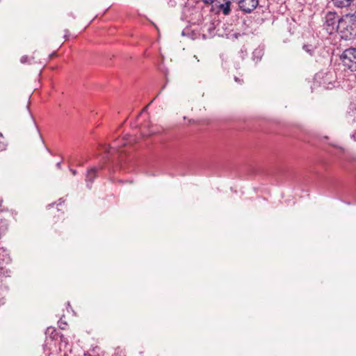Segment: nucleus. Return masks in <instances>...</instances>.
<instances>
[{"label": "nucleus", "mask_w": 356, "mask_h": 356, "mask_svg": "<svg viewBox=\"0 0 356 356\" xmlns=\"http://www.w3.org/2000/svg\"><path fill=\"white\" fill-rule=\"evenodd\" d=\"M234 24H204V29L209 32V36L218 35L220 37L226 36L228 38H237L238 33L234 32Z\"/></svg>", "instance_id": "nucleus-1"}, {"label": "nucleus", "mask_w": 356, "mask_h": 356, "mask_svg": "<svg viewBox=\"0 0 356 356\" xmlns=\"http://www.w3.org/2000/svg\"><path fill=\"white\" fill-rule=\"evenodd\" d=\"M343 65L352 72L356 71V48L346 49L341 56Z\"/></svg>", "instance_id": "nucleus-2"}, {"label": "nucleus", "mask_w": 356, "mask_h": 356, "mask_svg": "<svg viewBox=\"0 0 356 356\" xmlns=\"http://www.w3.org/2000/svg\"><path fill=\"white\" fill-rule=\"evenodd\" d=\"M215 2L219 3V5L216 8H213L215 10L216 14L222 13L224 15H229L231 13V6L232 4L230 0H217Z\"/></svg>", "instance_id": "nucleus-3"}, {"label": "nucleus", "mask_w": 356, "mask_h": 356, "mask_svg": "<svg viewBox=\"0 0 356 356\" xmlns=\"http://www.w3.org/2000/svg\"><path fill=\"white\" fill-rule=\"evenodd\" d=\"M238 4L242 11L250 13L258 6L259 0H240Z\"/></svg>", "instance_id": "nucleus-4"}, {"label": "nucleus", "mask_w": 356, "mask_h": 356, "mask_svg": "<svg viewBox=\"0 0 356 356\" xmlns=\"http://www.w3.org/2000/svg\"><path fill=\"white\" fill-rule=\"evenodd\" d=\"M325 22H343L342 17H339L336 12L329 11L325 17Z\"/></svg>", "instance_id": "nucleus-5"}, {"label": "nucleus", "mask_w": 356, "mask_h": 356, "mask_svg": "<svg viewBox=\"0 0 356 356\" xmlns=\"http://www.w3.org/2000/svg\"><path fill=\"white\" fill-rule=\"evenodd\" d=\"M334 6L338 8H346L350 6L354 0H332Z\"/></svg>", "instance_id": "nucleus-6"}, {"label": "nucleus", "mask_w": 356, "mask_h": 356, "mask_svg": "<svg viewBox=\"0 0 356 356\" xmlns=\"http://www.w3.org/2000/svg\"><path fill=\"white\" fill-rule=\"evenodd\" d=\"M96 173H97V169L95 168H91L90 170H89L88 171L87 175H86V179L87 183H88V182L92 183L94 179L96 177Z\"/></svg>", "instance_id": "nucleus-7"}, {"label": "nucleus", "mask_w": 356, "mask_h": 356, "mask_svg": "<svg viewBox=\"0 0 356 356\" xmlns=\"http://www.w3.org/2000/svg\"><path fill=\"white\" fill-rule=\"evenodd\" d=\"M343 16L346 17H350V20L351 22H356V10L353 13H347Z\"/></svg>", "instance_id": "nucleus-8"}, {"label": "nucleus", "mask_w": 356, "mask_h": 356, "mask_svg": "<svg viewBox=\"0 0 356 356\" xmlns=\"http://www.w3.org/2000/svg\"><path fill=\"white\" fill-rule=\"evenodd\" d=\"M33 59V57H31L29 58V56H23L21 59H20V62L23 64L24 63H31V60Z\"/></svg>", "instance_id": "nucleus-9"}, {"label": "nucleus", "mask_w": 356, "mask_h": 356, "mask_svg": "<svg viewBox=\"0 0 356 356\" xmlns=\"http://www.w3.org/2000/svg\"><path fill=\"white\" fill-rule=\"evenodd\" d=\"M303 49L307 51L310 55L312 54L314 51V47L312 45L305 44L303 46Z\"/></svg>", "instance_id": "nucleus-10"}, {"label": "nucleus", "mask_w": 356, "mask_h": 356, "mask_svg": "<svg viewBox=\"0 0 356 356\" xmlns=\"http://www.w3.org/2000/svg\"><path fill=\"white\" fill-rule=\"evenodd\" d=\"M353 35H354L353 33H350L349 35L346 34L343 36H342V38H344L346 40H348V39H350L353 36Z\"/></svg>", "instance_id": "nucleus-11"}, {"label": "nucleus", "mask_w": 356, "mask_h": 356, "mask_svg": "<svg viewBox=\"0 0 356 356\" xmlns=\"http://www.w3.org/2000/svg\"><path fill=\"white\" fill-rule=\"evenodd\" d=\"M204 4L212 5V0H201Z\"/></svg>", "instance_id": "nucleus-12"}, {"label": "nucleus", "mask_w": 356, "mask_h": 356, "mask_svg": "<svg viewBox=\"0 0 356 356\" xmlns=\"http://www.w3.org/2000/svg\"><path fill=\"white\" fill-rule=\"evenodd\" d=\"M347 24L346 23H343V24H337V29H345V25H346Z\"/></svg>", "instance_id": "nucleus-13"}, {"label": "nucleus", "mask_w": 356, "mask_h": 356, "mask_svg": "<svg viewBox=\"0 0 356 356\" xmlns=\"http://www.w3.org/2000/svg\"><path fill=\"white\" fill-rule=\"evenodd\" d=\"M103 147H104L105 151H108V149L109 148V146L108 145H104Z\"/></svg>", "instance_id": "nucleus-14"}, {"label": "nucleus", "mask_w": 356, "mask_h": 356, "mask_svg": "<svg viewBox=\"0 0 356 356\" xmlns=\"http://www.w3.org/2000/svg\"><path fill=\"white\" fill-rule=\"evenodd\" d=\"M70 171L72 172V173L74 175H76V170H74L71 169V170H70Z\"/></svg>", "instance_id": "nucleus-15"}, {"label": "nucleus", "mask_w": 356, "mask_h": 356, "mask_svg": "<svg viewBox=\"0 0 356 356\" xmlns=\"http://www.w3.org/2000/svg\"><path fill=\"white\" fill-rule=\"evenodd\" d=\"M147 106H145V107L143 109V112L145 111L147 109Z\"/></svg>", "instance_id": "nucleus-16"}, {"label": "nucleus", "mask_w": 356, "mask_h": 356, "mask_svg": "<svg viewBox=\"0 0 356 356\" xmlns=\"http://www.w3.org/2000/svg\"><path fill=\"white\" fill-rule=\"evenodd\" d=\"M57 166H58V168H60V163H57Z\"/></svg>", "instance_id": "nucleus-17"}, {"label": "nucleus", "mask_w": 356, "mask_h": 356, "mask_svg": "<svg viewBox=\"0 0 356 356\" xmlns=\"http://www.w3.org/2000/svg\"><path fill=\"white\" fill-rule=\"evenodd\" d=\"M147 20H148L149 23L153 22L152 21H151V20H150V19H147Z\"/></svg>", "instance_id": "nucleus-18"}, {"label": "nucleus", "mask_w": 356, "mask_h": 356, "mask_svg": "<svg viewBox=\"0 0 356 356\" xmlns=\"http://www.w3.org/2000/svg\"><path fill=\"white\" fill-rule=\"evenodd\" d=\"M93 20H94V19H92L90 20V22H90V23H92V22H93Z\"/></svg>", "instance_id": "nucleus-19"}, {"label": "nucleus", "mask_w": 356, "mask_h": 356, "mask_svg": "<svg viewBox=\"0 0 356 356\" xmlns=\"http://www.w3.org/2000/svg\"><path fill=\"white\" fill-rule=\"evenodd\" d=\"M238 79L237 77H235V81H238Z\"/></svg>", "instance_id": "nucleus-20"}]
</instances>
